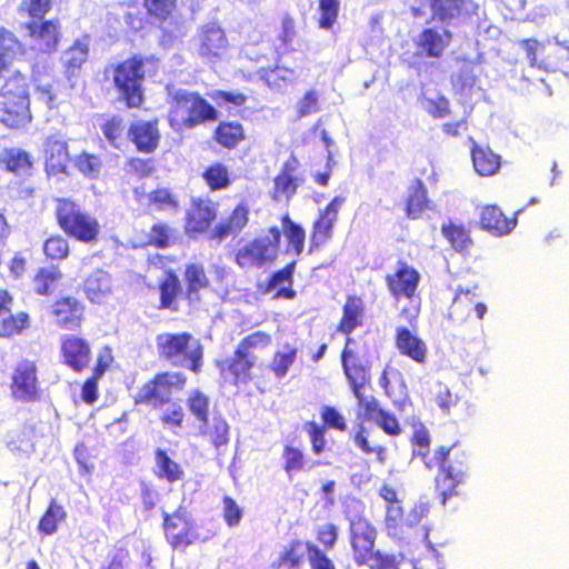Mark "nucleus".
<instances>
[{
	"instance_id": "f257e3e1",
	"label": "nucleus",
	"mask_w": 569,
	"mask_h": 569,
	"mask_svg": "<svg viewBox=\"0 0 569 569\" xmlns=\"http://www.w3.org/2000/svg\"><path fill=\"white\" fill-rule=\"evenodd\" d=\"M419 457L428 470H437L435 488L442 505L459 495V487L466 482L469 472L466 450L455 443L420 452Z\"/></svg>"
},
{
	"instance_id": "f03ea898",
	"label": "nucleus",
	"mask_w": 569,
	"mask_h": 569,
	"mask_svg": "<svg viewBox=\"0 0 569 569\" xmlns=\"http://www.w3.org/2000/svg\"><path fill=\"white\" fill-rule=\"evenodd\" d=\"M166 90L171 103L169 123L173 130H179L181 127L194 129L220 119L221 112L199 92L177 88L173 84H168Z\"/></svg>"
},
{
	"instance_id": "7ed1b4c3",
	"label": "nucleus",
	"mask_w": 569,
	"mask_h": 569,
	"mask_svg": "<svg viewBox=\"0 0 569 569\" xmlns=\"http://www.w3.org/2000/svg\"><path fill=\"white\" fill-rule=\"evenodd\" d=\"M157 63L158 59L154 56L137 53L112 64V84L118 93V101L128 109L140 108L144 102L146 68H157Z\"/></svg>"
},
{
	"instance_id": "20e7f679",
	"label": "nucleus",
	"mask_w": 569,
	"mask_h": 569,
	"mask_svg": "<svg viewBox=\"0 0 569 569\" xmlns=\"http://www.w3.org/2000/svg\"><path fill=\"white\" fill-rule=\"evenodd\" d=\"M378 496L385 502L383 527L388 537L403 541L411 531L428 516L429 506L425 502L416 503L408 512L399 492L388 483H383Z\"/></svg>"
},
{
	"instance_id": "39448f33",
	"label": "nucleus",
	"mask_w": 569,
	"mask_h": 569,
	"mask_svg": "<svg viewBox=\"0 0 569 569\" xmlns=\"http://www.w3.org/2000/svg\"><path fill=\"white\" fill-rule=\"evenodd\" d=\"M160 359L172 367L183 368L199 373L203 367V346L190 332H164L156 337Z\"/></svg>"
},
{
	"instance_id": "423d86ee",
	"label": "nucleus",
	"mask_w": 569,
	"mask_h": 569,
	"mask_svg": "<svg viewBox=\"0 0 569 569\" xmlns=\"http://www.w3.org/2000/svg\"><path fill=\"white\" fill-rule=\"evenodd\" d=\"M32 120L28 80L17 73L0 89V122L11 129L26 127Z\"/></svg>"
},
{
	"instance_id": "0eeeda50",
	"label": "nucleus",
	"mask_w": 569,
	"mask_h": 569,
	"mask_svg": "<svg viewBox=\"0 0 569 569\" xmlns=\"http://www.w3.org/2000/svg\"><path fill=\"white\" fill-rule=\"evenodd\" d=\"M54 216L59 228L83 243H93L100 233L98 220L69 198H56Z\"/></svg>"
},
{
	"instance_id": "6e6552de",
	"label": "nucleus",
	"mask_w": 569,
	"mask_h": 569,
	"mask_svg": "<svg viewBox=\"0 0 569 569\" xmlns=\"http://www.w3.org/2000/svg\"><path fill=\"white\" fill-rule=\"evenodd\" d=\"M366 307L360 296H347L342 306V316L338 321L336 331L346 337L345 346L341 350V366L361 362L368 360L366 351L361 349L359 341L351 333L363 325Z\"/></svg>"
},
{
	"instance_id": "1a4fd4ad",
	"label": "nucleus",
	"mask_w": 569,
	"mask_h": 569,
	"mask_svg": "<svg viewBox=\"0 0 569 569\" xmlns=\"http://www.w3.org/2000/svg\"><path fill=\"white\" fill-rule=\"evenodd\" d=\"M187 376L180 371L158 372L146 382L133 396L134 405H146L160 409L170 403L173 391L184 388Z\"/></svg>"
},
{
	"instance_id": "9d476101",
	"label": "nucleus",
	"mask_w": 569,
	"mask_h": 569,
	"mask_svg": "<svg viewBox=\"0 0 569 569\" xmlns=\"http://www.w3.org/2000/svg\"><path fill=\"white\" fill-rule=\"evenodd\" d=\"M280 240L279 228L271 227L268 234L254 238L236 251V264L241 269H249L272 263L278 257Z\"/></svg>"
},
{
	"instance_id": "9b49d317",
	"label": "nucleus",
	"mask_w": 569,
	"mask_h": 569,
	"mask_svg": "<svg viewBox=\"0 0 569 569\" xmlns=\"http://www.w3.org/2000/svg\"><path fill=\"white\" fill-rule=\"evenodd\" d=\"M520 46L532 68L546 72H562L569 77V43L546 46L536 39L528 38L521 40Z\"/></svg>"
},
{
	"instance_id": "f8f14e48",
	"label": "nucleus",
	"mask_w": 569,
	"mask_h": 569,
	"mask_svg": "<svg viewBox=\"0 0 569 569\" xmlns=\"http://www.w3.org/2000/svg\"><path fill=\"white\" fill-rule=\"evenodd\" d=\"M24 32L26 46L36 54L51 56L59 49L62 24L58 18L27 20L20 24Z\"/></svg>"
},
{
	"instance_id": "ddd939ff",
	"label": "nucleus",
	"mask_w": 569,
	"mask_h": 569,
	"mask_svg": "<svg viewBox=\"0 0 569 569\" xmlns=\"http://www.w3.org/2000/svg\"><path fill=\"white\" fill-rule=\"evenodd\" d=\"M418 315L419 307L403 308L400 316L403 317L407 326H398L395 330V347L398 352L409 358L416 363L423 365L428 358V346L426 341L418 336Z\"/></svg>"
},
{
	"instance_id": "4468645a",
	"label": "nucleus",
	"mask_w": 569,
	"mask_h": 569,
	"mask_svg": "<svg viewBox=\"0 0 569 569\" xmlns=\"http://www.w3.org/2000/svg\"><path fill=\"white\" fill-rule=\"evenodd\" d=\"M341 367L357 399L358 408L362 410L366 419L376 421L385 410L375 397L366 398L365 396V390L371 381V362L366 360Z\"/></svg>"
},
{
	"instance_id": "2eb2a0df",
	"label": "nucleus",
	"mask_w": 569,
	"mask_h": 569,
	"mask_svg": "<svg viewBox=\"0 0 569 569\" xmlns=\"http://www.w3.org/2000/svg\"><path fill=\"white\" fill-rule=\"evenodd\" d=\"M10 389L13 399L17 401L34 402L39 400L41 389L34 361L22 359L16 365L11 376Z\"/></svg>"
},
{
	"instance_id": "dca6fc26",
	"label": "nucleus",
	"mask_w": 569,
	"mask_h": 569,
	"mask_svg": "<svg viewBox=\"0 0 569 569\" xmlns=\"http://www.w3.org/2000/svg\"><path fill=\"white\" fill-rule=\"evenodd\" d=\"M420 279L419 271L405 260H399L397 269L385 277L387 289L397 301L401 299L411 301L417 297Z\"/></svg>"
},
{
	"instance_id": "f3484780",
	"label": "nucleus",
	"mask_w": 569,
	"mask_h": 569,
	"mask_svg": "<svg viewBox=\"0 0 569 569\" xmlns=\"http://www.w3.org/2000/svg\"><path fill=\"white\" fill-rule=\"evenodd\" d=\"M256 360L257 357L252 351H247L237 346L233 356L217 361V367L227 382L238 386L239 383H247L252 379L251 369L254 367Z\"/></svg>"
},
{
	"instance_id": "a211bd4d",
	"label": "nucleus",
	"mask_w": 569,
	"mask_h": 569,
	"mask_svg": "<svg viewBox=\"0 0 569 569\" xmlns=\"http://www.w3.org/2000/svg\"><path fill=\"white\" fill-rule=\"evenodd\" d=\"M376 538L377 530L366 517L350 519V545L358 566H363L366 558L373 551Z\"/></svg>"
},
{
	"instance_id": "6ab92c4d",
	"label": "nucleus",
	"mask_w": 569,
	"mask_h": 569,
	"mask_svg": "<svg viewBox=\"0 0 569 569\" xmlns=\"http://www.w3.org/2000/svg\"><path fill=\"white\" fill-rule=\"evenodd\" d=\"M345 202V197L336 196L325 209L320 211L312 224L310 250L318 249L331 240L335 224L338 221L339 210Z\"/></svg>"
},
{
	"instance_id": "aec40b11",
	"label": "nucleus",
	"mask_w": 569,
	"mask_h": 569,
	"mask_svg": "<svg viewBox=\"0 0 569 569\" xmlns=\"http://www.w3.org/2000/svg\"><path fill=\"white\" fill-rule=\"evenodd\" d=\"M452 32L438 26L423 28L418 34L415 46L420 56L432 59H440L451 44Z\"/></svg>"
},
{
	"instance_id": "412c9836",
	"label": "nucleus",
	"mask_w": 569,
	"mask_h": 569,
	"mask_svg": "<svg viewBox=\"0 0 569 569\" xmlns=\"http://www.w3.org/2000/svg\"><path fill=\"white\" fill-rule=\"evenodd\" d=\"M90 42V36L83 34L80 38H77L69 48L62 51L60 56L63 74L71 88L76 86V82L80 77L82 66L89 58Z\"/></svg>"
},
{
	"instance_id": "4be33fe9",
	"label": "nucleus",
	"mask_w": 569,
	"mask_h": 569,
	"mask_svg": "<svg viewBox=\"0 0 569 569\" xmlns=\"http://www.w3.org/2000/svg\"><path fill=\"white\" fill-rule=\"evenodd\" d=\"M518 213L508 217L498 204H485L479 211V228L495 237H505L517 227Z\"/></svg>"
},
{
	"instance_id": "5701e85b",
	"label": "nucleus",
	"mask_w": 569,
	"mask_h": 569,
	"mask_svg": "<svg viewBox=\"0 0 569 569\" xmlns=\"http://www.w3.org/2000/svg\"><path fill=\"white\" fill-rule=\"evenodd\" d=\"M217 208L210 201L194 199L192 207L186 213L184 232L189 238H197L199 234L211 230L217 219Z\"/></svg>"
},
{
	"instance_id": "b1692460",
	"label": "nucleus",
	"mask_w": 569,
	"mask_h": 569,
	"mask_svg": "<svg viewBox=\"0 0 569 569\" xmlns=\"http://www.w3.org/2000/svg\"><path fill=\"white\" fill-rule=\"evenodd\" d=\"M472 309L479 320L487 312V306L483 302L476 301V293L471 289L458 288L448 309L447 318L452 323H462L467 320Z\"/></svg>"
},
{
	"instance_id": "393cba45",
	"label": "nucleus",
	"mask_w": 569,
	"mask_h": 569,
	"mask_svg": "<svg viewBox=\"0 0 569 569\" xmlns=\"http://www.w3.org/2000/svg\"><path fill=\"white\" fill-rule=\"evenodd\" d=\"M127 138L138 152L152 153L158 148L160 141L158 122L146 120L132 121L128 128Z\"/></svg>"
},
{
	"instance_id": "a878e982",
	"label": "nucleus",
	"mask_w": 569,
	"mask_h": 569,
	"mask_svg": "<svg viewBox=\"0 0 569 569\" xmlns=\"http://www.w3.org/2000/svg\"><path fill=\"white\" fill-rule=\"evenodd\" d=\"M63 363L76 372L82 371L90 362L91 349L89 342L74 335H66L61 341Z\"/></svg>"
},
{
	"instance_id": "bb28decb",
	"label": "nucleus",
	"mask_w": 569,
	"mask_h": 569,
	"mask_svg": "<svg viewBox=\"0 0 569 569\" xmlns=\"http://www.w3.org/2000/svg\"><path fill=\"white\" fill-rule=\"evenodd\" d=\"M249 221V208L246 203L240 202L232 210L230 216L221 219L209 232V239L218 243L226 240L228 237L238 236Z\"/></svg>"
},
{
	"instance_id": "cd10ccee",
	"label": "nucleus",
	"mask_w": 569,
	"mask_h": 569,
	"mask_svg": "<svg viewBox=\"0 0 569 569\" xmlns=\"http://www.w3.org/2000/svg\"><path fill=\"white\" fill-rule=\"evenodd\" d=\"M46 172L48 176L67 174L70 154L68 143L60 136H49L44 142Z\"/></svg>"
},
{
	"instance_id": "c85d7f7f",
	"label": "nucleus",
	"mask_w": 569,
	"mask_h": 569,
	"mask_svg": "<svg viewBox=\"0 0 569 569\" xmlns=\"http://www.w3.org/2000/svg\"><path fill=\"white\" fill-rule=\"evenodd\" d=\"M199 54L213 61L221 57L222 51L228 46V39L224 30L217 22H209L201 27Z\"/></svg>"
},
{
	"instance_id": "c756f323",
	"label": "nucleus",
	"mask_w": 569,
	"mask_h": 569,
	"mask_svg": "<svg viewBox=\"0 0 569 569\" xmlns=\"http://www.w3.org/2000/svg\"><path fill=\"white\" fill-rule=\"evenodd\" d=\"M52 315L60 328L76 330L81 326L83 305L73 297H63L52 305Z\"/></svg>"
},
{
	"instance_id": "7c9ffc66",
	"label": "nucleus",
	"mask_w": 569,
	"mask_h": 569,
	"mask_svg": "<svg viewBox=\"0 0 569 569\" xmlns=\"http://www.w3.org/2000/svg\"><path fill=\"white\" fill-rule=\"evenodd\" d=\"M432 18L449 22L462 16L476 13L478 6L472 0H428Z\"/></svg>"
},
{
	"instance_id": "2f4dec72",
	"label": "nucleus",
	"mask_w": 569,
	"mask_h": 569,
	"mask_svg": "<svg viewBox=\"0 0 569 569\" xmlns=\"http://www.w3.org/2000/svg\"><path fill=\"white\" fill-rule=\"evenodd\" d=\"M430 209V200L428 198V190L421 179H415L408 187L405 200L406 217L411 220H417Z\"/></svg>"
},
{
	"instance_id": "473e14b6",
	"label": "nucleus",
	"mask_w": 569,
	"mask_h": 569,
	"mask_svg": "<svg viewBox=\"0 0 569 569\" xmlns=\"http://www.w3.org/2000/svg\"><path fill=\"white\" fill-rule=\"evenodd\" d=\"M0 164L16 177L31 176L33 169L31 154L21 148H4L0 152Z\"/></svg>"
},
{
	"instance_id": "72a5a7b5",
	"label": "nucleus",
	"mask_w": 569,
	"mask_h": 569,
	"mask_svg": "<svg viewBox=\"0 0 569 569\" xmlns=\"http://www.w3.org/2000/svg\"><path fill=\"white\" fill-rule=\"evenodd\" d=\"M167 541L173 549L186 548L199 539L196 520L162 525Z\"/></svg>"
},
{
	"instance_id": "f704fd0d",
	"label": "nucleus",
	"mask_w": 569,
	"mask_h": 569,
	"mask_svg": "<svg viewBox=\"0 0 569 569\" xmlns=\"http://www.w3.org/2000/svg\"><path fill=\"white\" fill-rule=\"evenodd\" d=\"M471 159L476 172L481 177L496 174L501 166V158L489 148L475 144L471 148Z\"/></svg>"
},
{
	"instance_id": "c9c22d12",
	"label": "nucleus",
	"mask_w": 569,
	"mask_h": 569,
	"mask_svg": "<svg viewBox=\"0 0 569 569\" xmlns=\"http://www.w3.org/2000/svg\"><path fill=\"white\" fill-rule=\"evenodd\" d=\"M83 290L92 303H100L111 290V276L102 269L92 271L84 280Z\"/></svg>"
},
{
	"instance_id": "e433bc0d",
	"label": "nucleus",
	"mask_w": 569,
	"mask_h": 569,
	"mask_svg": "<svg viewBox=\"0 0 569 569\" xmlns=\"http://www.w3.org/2000/svg\"><path fill=\"white\" fill-rule=\"evenodd\" d=\"M243 126L239 121H220L213 131V140L224 149H234L244 139Z\"/></svg>"
},
{
	"instance_id": "4c0bfd02",
	"label": "nucleus",
	"mask_w": 569,
	"mask_h": 569,
	"mask_svg": "<svg viewBox=\"0 0 569 569\" xmlns=\"http://www.w3.org/2000/svg\"><path fill=\"white\" fill-rule=\"evenodd\" d=\"M154 462L156 475L159 479H163L169 483L183 479V468L168 455L166 449L157 448L154 450Z\"/></svg>"
},
{
	"instance_id": "58836bf2",
	"label": "nucleus",
	"mask_w": 569,
	"mask_h": 569,
	"mask_svg": "<svg viewBox=\"0 0 569 569\" xmlns=\"http://www.w3.org/2000/svg\"><path fill=\"white\" fill-rule=\"evenodd\" d=\"M229 423L219 412L213 415L211 425L209 421L199 426V433L209 437L217 450H220L221 447H226L229 443Z\"/></svg>"
},
{
	"instance_id": "ea45409f",
	"label": "nucleus",
	"mask_w": 569,
	"mask_h": 569,
	"mask_svg": "<svg viewBox=\"0 0 569 569\" xmlns=\"http://www.w3.org/2000/svg\"><path fill=\"white\" fill-rule=\"evenodd\" d=\"M67 518V511L64 508L57 502L56 499H51L46 511L39 519L37 530L39 535L47 537L54 535L59 525Z\"/></svg>"
},
{
	"instance_id": "a19ab883",
	"label": "nucleus",
	"mask_w": 569,
	"mask_h": 569,
	"mask_svg": "<svg viewBox=\"0 0 569 569\" xmlns=\"http://www.w3.org/2000/svg\"><path fill=\"white\" fill-rule=\"evenodd\" d=\"M201 177L211 191L224 190L232 183L229 168L219 161L208 166Z\"/></svg>"
},
{
	"instance_id": "79ce46f5",
	"label": "nucleus",
	"mask_w": 569,
	"mask_h": 569,
	"mask_svg": "<svg viewBox=\"0 0 569 569\" xmlns=\"http://www.w3.org/2000/svg\"><path fill=\"white\" fill-rule=\"evenodd\" d=\"M181 293L182 286L179 277L172 270L167 271L164 279L159 284L160 307L173 309Z\"/></svg>"
},
{
	"instance_id": "37998d69",
	"label": "nucleus",
	"mask_w": 569,
	"mask_h": 569,
	"mask_svg": "<svg viewBox=\"0 0 569 569\" xmlns=\"http://www.w3.org/2000/svg\"><path fill=\"white\" fill-rule=\"evenodd\" d=\"M441 233L458 252H467L473 244L470 232L463 224L453 222L442 224Z\"/></svg>"
},
{
	"instance_id": "c03bdc74",
	"label": "nucleus",
	"mask_w": 569,
	"mask_h": 569,
	"mask_svg": "<svg viewBox=\"0 0 569 569\" xmlns=\"http://www.w3.org/2000/svg\"><path fill=\"white\" fill-rule=\"evenodd\" d=\"M316 543L310 541L295 540L287 548V566L293 569H303L306 560L311 559V549L316 548Z\"/></svg>"
},
{
	"instance_id": "a18cd8bd",
	"label": "nucleus",
	"mask_w": 569,
	"mask_h": 569,
	"mask_svg": "<svg viewBox=\"0 0 569 569\" xmlns=\"http://www.w3.org/2000/svg\"><path fill=\"white\" fill-rule=\"evenodd\" d=\"M420 102L423 110L433 119L447 118L451 113L450 101L442 93L435 96L422 94Z\"/></svg>"
},
{
	"instance_id": "49530a36",
	"label": "nucleus",
	"mask_w": 569,
	"mask_h": 569,
	"mask_svg": "<svg viewBox=\"0 0 569 569\" xmlns=\"http://www.w3.org/2000/svg\"><path fill=\"white\" fill-rule=\"evenodd\" d=\"M370 432L362 425L359 426L358 430L353 436V442L363 453H375L378 461L385 463L386 461V447L375 440L370 441Z\"/></svg>"
},
{
	"instance_id": "de8ad7c7",
	"label": "nucleus",
	"mask_w": 569,
	"mask_h": 569,
	"mask_svg": "<svg viewBox=\"0 0 569 569\" xmlns=\"http://www.w3.org/2000/svg\"><path fill=\"white\" fill-rule=\"evenodd\" d=\"M187 407L200 425L209 422L210 399L202 391L192 390L187 399Z\"/></svg>"
},
{
	"instance_id": "09e8293b",
	"label": "nucleus",
	"mask_w": 569,
	"mask_h": 569,
	"mask_svg": "<svg viewBox=\"0 0 569 569\" xmlns=\"http://www.w3.org/2000/svg\"><path fill=\"white\" fill-rule=\"evenodd\" d=\"M207 96L217 104V107L227 108L228 110L242 107L248 100L244 93L233 90L214 89L208 91Z\"/></svg>"
},
{
	"instance_id": "8fccbe9b",
	"label": "nucleus",
	"mask_w": 569,
	"mask_h": 569,
	"mask_svg": "<svg viewBox=\"0 0 569 569\" xmlns=\"http://www.w3.org/2000/svg\"><path fill=\"white\" fill-rule=\"evenodd\" d=\"M74 167L80 173L90 180L99 178L102 169V160L99 156L82 151L73 160Z\"/></svg>"
},
{
	"instance_id": "3c124183",
	"label": "nucleus",
	"mask_w": 569,
	"mask_h": 569,
	"mask_svg": "<svg viewBox=\"0 0 569 569\" xmlns=\"http://www.w3.org/2000/svg\"><path fill=\"white\" fill-rule=\"evenodd\" d=\"M100 129L109 144L120 150L123 144L122 133L124 129L122 117L113 114L100 124Z\"/></svg>"
},
{
	"instance_id": "603ef678",
	"label": "nucleus",
	"mask_w": 569,
	"mask_h": 569,
	"mask_svg": "<svg viewBox=\"0 0 569 569\" xmlns=\"http://www.w3.org/2000/svg\"><path fill=\"white\" fill-rule=\"evenodd\" d=\"M184 278L187 282V296L189 299H192V296H198L200 289H203L209 284L203 267L198 263H190L187 266Z\"/></svg>"
},
{
	"instance_id": "864d4df0",
	"label": "nucleus",
	"mask_w": 569,
	"mask_h": 569,
	"mask_svg": "<svg viewBox=\"0 0 569 569\" xmlns=\"http://www.w3.org/2000/svg\"><path fill=\"white\" fill-rule=\"evenodd\" d=\"M52 9V0H22L19 11L28 16V20H43Z\"/></svg>"
},
{
	"instance_id": "5fc2aeb1",
	"label": "nucleus",
	"mask_w": 569,
	"mask_h": 569,
	"mask_svg": "<svg viewBox=\"0 0 569 569\" xmlns=\"http://www.w3.org/2000/svg\"><path fill=\"white\" fill-rule=\"evenodd\" d=\"M258 76L270 90L282 93L284 87V67H280L278 63L273 68H260Z\"/></svg>"
},
{
	"instance_id": "6e6d98bb",
	"label": "nucleus",
	"mask_w": 569,
	"mask_h": 569,
	"mask_svg": "<svg viewBox=\"0 0 569 569\" xmlns=\"http://www.w3.org/2000/svg\"><path fill=\"white\" fill-rule=\"evenodd\" d=\"M339 8V0H319V28L330 29L337 21Z\"/></svg>"
},
{
	"instance_id": "4d7b16f0",
	"label": "nucleus",
	"mask_w": 569,
	"mask_h": 569,
	"mask_svg": "<svg viewBox=\"0 0 569 569\" xmlns=\"http://www.w3.org/2000/svg\"><path fill=\"white\" fill-rule=\"evenodd\" d=\"M306 232L287 217V253L299 256L305 248Z\"/></svg>"
},
{
	"instance_id": "13d9d810",
	"label": "nucleus",
	"mask_w": 569,
	"mask_h": 569,
	"mask_svg": "<svg viewBox=\"0 0 569 569\" xmlns=\"http://www.w3.org/2000/svg\"><path fill=\"white\" fill-rule=\"evenodd\" d=\"M43 252L51 260H62L69 256V243L61 236L48 238L43 243Z\"/></svg>"
},
{
	"instance_id": "bf43d9fd",
	"label": "nucleus",
	"mask_w": 569,
	"mask_h": 569,
	"mask_svg": "<svg viewBox=\"0 0 569 569\" xmlns=\"http://www.w3.org/2000/svg\"><path fill=\"white\" fill-rule=\"evenodd\" d=\"M399 563L400 561L396 555L375 550L363 561V566H367L369 569H398Z\"/></svg>"
},
{
	"instance_id": "052dcab7",
	"label": "nucleus",
	"mask_w": 569,
	"mask_h": 569,
	"mask_svg": "<svg viewBox=\"0 0 569 569\" xmlns=\"http://www.w3.org/2000/svg\"><path fill=\"white\" fill-rule=\"evenodd\" d=\"M222 511L223 520L230 528L237 527L243 517L242 507H240L238 502L228 495L222 498Z\"/></svg>"
},
{
	"instance_id": "680f3d73",
	"label": "nucleus",
	"mask_w": 569,
	"mask_h": 569,
	"mask_svg": "<svg viewBox=\"0 0 569 569\" xmlns=\"http://www.w3.org/2000/svg\"><path fill=\"white\" fill-rule=\"evenodd\" d=\"M126 170L128 173L134 174L139 179H144L156 171V166L153 159L133 157L127 160Z\"/></svg>"
},
{
	"instance_id": "e2e57ef3",
	"label": "nucleus",
	"mask_w": 569,
	"mask_h": 569,
	"mask_svg": "<svg viewBox=\"0 0 569 569\" xmlns=\"http://www.w3.org/2000/svg\"><path fill=\"white\" fill-rule=\"evenodd\" d=\"M339 530L332 522L319 526L316 530V539L323 547L322 550H332L338 541Z\"/></svg>"
},
{
	"instance_id": "0e129e2a",
	"label": "nucleus",
	"mask_w": 569,
	"mask_h": 569,
	"mask_svg": "<svg viewBox=\"0 0 569 569\" xmlns=\"http://www.w3.org/2000/svg\"><path fill=\"white\" fill-rule=\"evenodd\" d=\"M323 428L335 429L338 431L347 430L345 417L332 406H323L320 411Z\"/></svg>"
},
{
	"instance_id": "69168bd1",
	"label": "nucleus",
	"mask_w": 569,
	"mask_h": 569,
	"mask_svg": "<svg viewBox=\"0 0 569 569\" xmlns=\"http://www.w3.org/2000/svg\"><path fill=\"white\" fill-rule=\"evenodd\" d=\"M149 242L159 249L169 247L172 242L171 228L162 222L154 223L149 233Z\"/></svg>"
},
{
	"instance_id": "338daca9",
	"label": "nucleus",
	"mask_w": 569,
	"mask_h": 569,
	"mask_svg": "<svg viewBox=\"0 0 569 569\" xmlns=\"http://www.w3.org/2000/svg\"><path fill=\"white\" fill-rule=\"evenodd\" d=\"M151 203L158 206L159 209H177L179 201L168 188H158L149 193Z\"/></svg>"
},
{
	"instance_id": "774afa93",
	"label": "nucleus",
	"mask_w": 569,
	"mask_h": 569,
	"mask_svg": "<svg viewBox=\"0 0 569 569\" xmlns=\"http://www.w3.org/2000/svg\"><path fill=\"white\" fill-rule=\"evenodd\" d=\"M260 287L266 293L274 292L276 298H284V268L272 272Z\"/></svg>"
}]
</instances>
